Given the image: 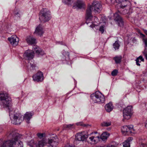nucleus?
I'll return each instance as SVG.
<instances>
[{"label":"nucleus","instance_id":"obj_36","mask_svg":"<svg viewBox=\"0 0 147 147\" xmlns=\"http://www.w3.org/2000/svg\"><path fill=\"white\" fill-rule=\"evenodd\" d=\"M117 70L115 69L112 72L111 74L112 76H115L117 75Z\"/></svg>","mask_w":147,"mask_h":147},{"label":"nucleus","instance_id":"obj_13","mask_svg":"<svg viewBox=\"0 0 147 147\" xmlns=\"http://www.w3.org/2000/svg\"><path fill=\"white\" fill-rule=\"evenodd\" d=\"M34 54V52L32 51L28 50L25 51L23 55V56L26 59L30 60L33 58Z\"/></svg>","mask_w":147,"mask_h":147},{"label":"nucleus","instance_id":"obj_4","mask_svg":"<svg viewBox=\"0 0 147 147\" xmlns=\"http://www.w3.org/2000/svg\"><path fill=\"white\" fill-rule=\"evenodd\" d=\"M51 18V13L48 9H42L40 13L39 20L41 22H45L49 21Z\"/></svg>","mask_w":147,"mask_h":147},{"label":"nucleus","instance_id":"obj_25","mask_svg":"<svg viewBox=\"0 0 147 147\" xmlns=\"http://www.w3.org/2000/svg\"><path fill=\"white\" fill-rule=\"evenodd\" d=\"M113 48L115 50L118 49L120 46L119 41L118 40L116 41L113 44Z\"/></svg>","mask_w":147,"mask_h":147},{"label":"nucleus","instance_id":"obj_5","mask_svg":"<svg viewBox=\"0 0 147 147\" xmlns=\"http://www.w3.org/2000/svg\"><path fill=\"white\" fill-rule=\"evenodd\" d=\"M91 100L94 103L103 102L105 101L104 95L100 92L96 91L90 95Z\"/></svg>","mask_w":147,"mask_h":147},{"label":"nucleus","instance_id":"obj_3","mask_svg":"<svg viewBox=\"0 0 147 147\" xmlns=\"http://www.w3.org/2000/svg\"><path fill=\"white\" fill-rule=\"evenodd\" d=\"M102 9V5L101 4L97 1H94L92 6L88 8L86 11V23L87 24L89 23V21L92 23L91 20L92 18L91 14L92 11L94 12L95 13H100Z\"/></svg>","mask_w":147,"mask_h":147},{"label":"nucleus","instance_id":"obj_30","mask_svg":"<svg viewBox=\"0 0 147 147\" xmlns=\"http://www.w3.org/2000/svg\"><path fill=\"white\" fill-rule=\"evenodd\" d=\"M36 143H35L34 140H31L29 143L28 145L31 147H34V146H35Z\"/></svg>","mask_w":147,"mask_h":147},{"label":"nucleus","instance_id":"obj_10","mask_svg":"<svg viewBox=\"0 0 147 147\" xmlns=\"http://www.w3.org/2000/svg\"><path fill=\"white\" fill-rule=\"evenodd\" d=\"M33 80L35 81L41 82L43 80V74L40 71L34 74L32 76Z\"/></svg>","mask_w":147,"mask_h":147},{"label":"nucleus","instance_id":"obj_9","mask_svg":"<svg viewBox=\"0 0 147 147\" xmlns=\"http://www.w3.org/2000/svg\"><path fill=\"white\" fill-rule=\"evenodd\" d=\"M119 13H120L119 11L114 14V20L119 26L122 27L123 26V22L121 18L119 15Z\"/></svg>","mask_w":147,"mask_h":147},{"label":"nucleus","instance_id":"obj_39","mask_svg":"<svg viewBox=\"0 0 147 147\" xmlns=\"http://www.w3.org/2000/svg\"><path fill=\"white\" fill-rule=\"evenodd\" d=\"M143 53L144 55L147 54V47H145V49L143 52Z\"/></svg>","mask_w":147,"mask_h":147},{"label":"nucleus","instance_id":"obj_1","mask_svg":"<svg viewBox=\"0 0 147 147\" xmlns=\"http://www.w3.org/2000/svg\"><path fill=\"white\" fill-rule=\"evenodd\" d=\"M0 104L3 105L4 107L8 108L9 110V115L10 117H12L13 119L12 123L16 125H18L24 120L23 116L19 113H14L13 115V111L11 110V107L12 106V101L11 98L7 93L0 92Z\"/></svg>","mask_w":147,"mask_h":147},{"label":"nucleus","instance_id":"obj_37","mask_svg":"<svg viewBox=\"0 0 147 147\" xmlns=\"http://www.w3.org/2000/svg\"><path fill=\"white\" fill-rule=\"evenodd\" d=\"M104 26H101L100 27L99 30L102 33H103L104 31Z\"/></svg>","mask_w":147,"mask_h":147},{"label":"nucleus","instance_id":"obj_41","mask_svg":"<svg viewBox=\"0 0 147 147\" xmlns=\"http://www.w3.org/2000/svg\"><path fill=\"white\" fill-rule=\"evenodd\" d=\"M76 124L78 125H80L82 126H85V125L84 124H83L82 122H79L76 123Z\"/></svg>","mask_w":147,"mask_h":147},{"label":"nucleus","instance_id":"obj_40","mask_svg":"<svg viewBox=\"0 0 147 147\" xmlns=\"http://www.w3.org/2000/svg\"><path fill=\"white\" fill-rule=\"evenodd\" d=\"M107 147H117V145L116 144L115 145H109L107 146Z\"/></svg>","mask_w":147,"mask_h":147},{"label":"nucleus","instance_id":"obj_19","mask_svg":"<svg viewBox=\"0 0 147 147\" xmlns=\"http://www.w3.org/2000/svg\"><path fill=\"white\" fill-rule=\"evenodd\" d=\"M133 140L132 137H129L123 143V147H130V143Z\"/></svg>","mask_w":147,"mask_h":147},{"label":"nucleus","instance_id":"obj_28","mask_svg":"<svg viewBox=\"0 0 147 147\" xmlns=\"http://www.w3.org/2000/svg\"><path fill=\"white\" fill-rule=\"evenodd\" d=\"M72 0H63L62 2L65 4L70 5L71 3Z\"/></svg>","mask_w":147,"mask_h":147},{"label":"nucleus","instance_id":"obj_2","mask_svg":"<svg viewBox=\"0 0 147 147\" xmlns=\"http://www.w3.org/2000/svg\"><path fill=\"white\" fill-rule=\"evenodd\" d=\"M9 138L12 139L11 140L3 141L0 140V147H23V142L18 141L19 138V134L14 132L8 133Z\"/></svg>","mask_w":147,"mask_h":147},{"label":"nucleus","instance_id":"obj_18","mask_svg":"<svg viewBox=\"0 0 147 147\" xmlns=\"http://www.w3.org/2000/svg\"><path fill=\"white\" fill-rule=\"evenodd\" d=\"M100 138V137L99 136H97L96 137L92 136L89 138L88 142H89L90 141L91 143H92L93 144H96L98 142Z\"/></svg>","mask_w":147,"mask_h":147},{"label":"nucleus","instance_id":"obj_49","mask_svg":"<svg viewBox=\"0 0 147 147\" xmlns=\"http://www.w3.org/2000/svg\"><path fill=\"white\" fill-rule=\"evenodd\" d=\"M95 134H96L97 133V132H96L95 133Z\"/></svg>","mask_w":147,"mask_h":147},{"label":"nucleus","instance_id":"obj_43","mask_svg":"<svg viewBox=\"0 0 147 147\" xmlns=\"http://www.w3.org/2000/svg\"><path fill=\"white\" fill-rule=\"evenodd\" d=\"M145 127L147 129V120L145 122Z\"/></svg>","mask_w":147,"mask_h":147},{"label":"nucleus","instance_id":"obj_31","mask_svg":"<svg viewBox=\"0 0 147 147\" xmlns=\"http://www.w3.org/2000/svg\"><path fill=\"white\" fill-rule=\"evenodd\" d=\"M62 54L63 55H64L65 58L64 59H65L66 57H69V53L68 52H66L65 51H63L62 52Z\"/></svg>","mask_w":147,"mask_h":147},{"label":"nucleus","instance_id":"obj_45","mask_svg":"<svg viewBox=\"0 0 147 147\" xmlns=\"http://www.w3.org/2000/svg\"><path fill=\"white\" fill-rule=\"evenodd\" d=\"M65 147H72V146H70L69 145V144H67L66 145Z\"/></svg>","mask_w":147,"mask_h":147},{"label":"nucleus","instance_id":"obj_12","mask_svg":"<svg viewBox=\"0 0 147 147\" xmlns=\"http://www.w3.org/2000/svg\"><path fill=\"white\" fill-rule=\"evenodd\" d=\"M59 139L57 136H55L51 138L49 140L48 143L52 147H56L58 144Z\"/></svg>","mask_w":147,"mask_h":147},{"label":"nucleus","instance_id":"obj_16","mask_svg":"<svg viewBox=\"0 0 147 147\" xmlns=\"http://www.w3.org/2000/svg\"><path fill=\"white\" fill-rule=\"evenodd\" d=\"M33 115V113L30 112H27L24 115V116H23L24 119H25L28 123H29V120L31 119L32 116Z\"/></svg>","mask_w":147,"mask_h":147},{"label":"nucleus","instance_id":"obj_14","mask_svg":"<svg viewBox=\"0 0 147 147\" xmlns=\"http://www.w3.org/2000/svg\"><path fill=\"white\" fill-rule=\"evenodd\" d=\"M47 144V141L44 138L42 140H38L36 142L35 146L36 147H43Z\"/></svg>","mask_w":147,"mask_h":147},{"label":"nucleus","instance_id":"obj_32","mask_svg":"<svg viewBox=\"0 0 147 147\" xmlns=\"http://www.w3.org/2000/svg\"><path fill=\"white\" fill-rule=\"evenodd\" d=\"M140 147H147L146 145L144 143V140H142V141H140Z\"/></svg>","mask_w":147,"mask_h":147},{"label":"nucleus","instance_id":"obj_11","mask_svg":"<svg viewBox=\"0 0 147 147\" xmlns=\"http://www.w3.org/2000/svg\"><path fill=\"white\" fill-rule=\"evenodd\" d=\"M8 40L10 43L13 46H15L18 45L19 41L18 38L15 35H12L10 38H9Z\"/></svg>","mask_w":147,"mask_h":147},{"label":"nucleus","instance_id":"obj_42","mask_svg":"<svg viewBox=\"0 0 147 147\" xmlns=\"http://www.w3.org/2000/svg\"><path fill=\"white\" fill-rule=\"evenodd\" d=\"M140 35L142 37L144 38L145 37V35L142 33H140Z\"/></svg>","mask_w":147,"mask_h":147},{"label":"nucleus","instance_id":"obj_46","mask_svg":"<svg viewBox=\"0 0 147 147\" xmlns=\"http://www.w3.org/2000/svg\"><path fill=\"white\" fill-rule=\"evenodd\" d=\"M90 26L92 28H93L94 27V26L93 24L90 25Z\"/></svg>","mask_w":147,"mask_h":147},{"label":"nucleus","instance_id":"obj_29","mask_svg":"<svg viewBox=\"0 0 147 147\" xmlns=\"http://www.w3.org/2000/svg\"><path fill=\"white\" fill-rule=\"evenodd\" d=\"M111 124V122H104L102 124V125L103 126H108L110 125Z\"/></svg>","mask_w":147,"mask_h":147},{"label":"nucleus","instance_id":"obj_15","mask_svg":"<svg viewBox=\"0 0 147 147\" xmlns=\"http://www.w3.org/2000/svg\"><path fill=\"white\" fill-rule=\"evenodd\" d=\"M43 33V29L41 26L39 25L36 28L34 34L41 36Z\"/></svg>","mask_w":147,"mask_h":147},{"label":"nucleus","instance_id":"obj_22","mask_svg":"<svg viewBox=\"0 0 147 147\" xmlns=\"http://www.w3.org/2000/svg\"><path fill=\"white\" fill-rule=\"evenodd\" d=\"M113 106L111 103H109L105 106V109L106 111L108 112L111 111L113 109Z\"/></svg>","mask_w":147,"mask_h":147},{"label":"nucleus","instance_id":"obj_23","mask_svg":"<svg viewBox=\"0 0 147 147\" xmlns=\"http://www.w3.org/2000/svg\"><path fill=\"white\" fill-rule=\"evenodd\" d=\"M109 136V134L107 132H106L103 133L101 135L100 137L103 141H104L107 139Z\"/></svg>","mask_w":147,"mask_h":147},{"label":"nucleus","instance_id":"obj_44","mask_svg":"<svg viewBox=\"0 0 147 147\" xmlns=\"http://www.w3.org/2000/svg\"><path fill=\"white\" fill-rule=\"evenodd\" d=\"M143 30L144 33L147 35V30L145 29H143Z\"/></svg>","mask_w":147,"mask_h":147},{"label":"nucleus","instance_id":"obj_33","mask_svg":"<svg viewBox=\"0 0 147 147\" xmlns=\"http://www.w3.org/2000/svg\"><path fill=\"white\" fill-rule=\"evenodd\" d=\"M45 135V134L40 133H38L37 134V135L38 137L41 140H42L43 138V137Z\"/></svg>","mask_w":147,"mask_h":147},{"label":"nucleus","instance_id":"obj_35","mask_svg":"<svg viewBox=\"0 0 147 147\" xmlns=\"http://www.w3.org/2000/svg\"><path fill=\"white\" fill-rule=\"evenodd\" d=\"M73 125V124L65 125H64V128H67L69 129H71L72 128Z\"/></svg>","mask_w":147,"mask_h":147},{"label":"nucleus","instance_id":"obj_34","mask_svg":"<svg viewBox=\"0 0 147 147\" xmlns=\"http://www.w3.org/2000/svg\"><path fill=\"white\" fill-rule=\"evenodd\" d=\"M30 69L32 70H33L35 69V67H36L35 64L33 62L32 63H30Z\"/></svg>","mask_w":147,"mask_h":147},{"label":"nucleus","instance_id":"obj_6","mask_svg":"<svg viewBox=\"0 0 147 147\" xmlns=\"http://www.w3.org/2000/svg\"><path fill=\"white\" fill-rule=\"evenodd\" d=\"M121 131L123 134L124 135H128L135 133L132 125L123 126L121 128Z\"/></svg>","mask_w":147,"mask_h":147},{"label":"nucleus","instance_id":"obj_7","mask_svg":"<svg viewBox=\"0 0 147 147\" xmlns=\"http://www.w3.org/2000/svg\"><path fill=\"white\" fill-rule=\"evenodd\" d=\"M132 107L131 106H128L123 110V115L124 118L129 119L130 118L132 115Z\"/></svg>","mask_w":147,"mask_h":147},{"label":"nucleus","instance_id":"obj_26","mask_svg":"<svg viewBox=\"0 0 147 147\" xmlns=\"http://www.w3.org/2000/svg\"><path fill=\"white\" fill-rule=\"evenodd\" d=\"M14 14L15 16L18 17H20L21 16L20 11L17 9H15L14 12Z\"/></svg>","mask_w":147,"mask_h":147},{"label":"nucleus","instance_id":"obj_17","mask_svg":"<svg viewBox=\"0 0 147 147\" xmlns=\"http://www.w3.org/2000/svg\"><path fill=\"white\" fill-rule=\"evenodd\" d=\"M76 6L79 9H82L84 8V4L83 1L82 0H78L74 3V6L73 7Z\"/></svg>","mask_w":147,"mask_h":147},{"label":"nucleus","instance_id":"obj_27","mask_svg":"<svg viewBox=\"0 0 147 147\" xmlns=\"http://www.w3.org/2000/svg\"><path fill=\"white\" fill-rule=\"evenodd\" d=\"M114 59L116 63H119L121 61V56H117L114 57Z\"/></svg>","mask_w":147,"mask_h":147},{"label":"nucleus","instance_id":"obj_24","mask_svg":"<svg viewBox=\"0 0 147 147\" xmlns=\"http://www.w3.org/2000/svg\"><path fill=\"white\" fill-rule=\"evenodd\" d=\"M136 64L138 66H140V65L139 63H140L141 61H144V59L141 56H139L136 60Z\"/></svg>","mask_w":147,"mask_h":147},{"label":"nucleus","instance_id":"obj_21","mask_svg":"<svg viewBox=\"0 0 147 147\" xmlns=\"http://www.w3.org/2000/svg\"><path fill=\"white\" fill-rule=\"evenodd\" d=\"M34 51L38 55H43L44 54V51H43L39 47H36L35 46L34 47Z\"/></svg>","mask_w":147,"mask_h":147},{"label":"nucleus","instance_id":"obj_38","mask_svg":"<svg viewBox=\"0 0 147 147\" xmlns=\"http://www.w3.org/2000/svg\"><path fill=\"white\" fill-rule=\"evenodd\" d=\"M142 41L145 44V47H147V38H143Z\"/></svg>","mask_w":147,"mask_h":147},{"label":"nucleus","instance_id":"obj_20","mask_svg":"<svg viewBox=\"0 0 147 147\" xmlns=\"http://www.w3.org/2000/svg\"><path fill=\"white\" fill-rule=\"evenodd\" d=\"M27 42L30 44H34L36 43V40L33 37L29 36L27 37L26 39Z\"/></svg>","mask_w":147,"mask_h":147},{"label":"nucleus","instance_id":"obj_48","mask_svg":"<svg viewBox=\"0 0 147 147\" xmlns=\"http://www.w3.org/2000/svg\"><path fill=\"white\" fill-rule=\"evenodd\" d=\"M94 18H95V20H96V21L98 20V18L97 17H94Z\"/></svg>","mask_w":147,"mask_h":147},{"label":"nucleus","instance_id":"obj_47","mask_svg":"<svg viewBox=\"0 0 147 147\" xmlns=\"http://www.w3.org/2000/svg\"><path fill=\"white\" fill-rule=\"evenodd\" d=\"M144 56L146 58V59L147 60V54L145 55Z\"/></svg>","mask_w":147,"mask_h":147},{"label":"nucleus","instance_id":"obj_8","mask_svg":"<svg viewBox=\"0 0 147 147\" xmlns=\"http://www.w3.org/2000/svg\"><path fill=\"white\" fill-rule=\"evenodd\" d=\"M88 136L86 131H82L76 134L75 139L79 141H84L86 140Z\"/></svg>","mask_w":147,"mask_h":147}]
</instances>
